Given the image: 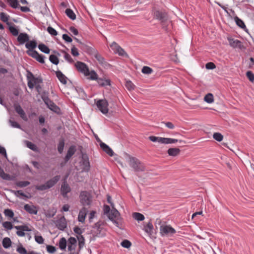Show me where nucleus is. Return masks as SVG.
<instances>
[{"mask_svg": "<svg viewBox=\"0 0 254 254\" xmlns=\"http://www.w3.org/2000/svg\"><path fill=\"white\" fill-rule=\"evenodd\" d=\"M9 123L12 127L21 128V126L16 122L9 120Z\"/></svg>", "mask_w": 254, "mask_h": 254, "instance_id": "nucleus-55", "label": "nucleus"}, {"mask_svg": "<svg viewBox=\"0 0 254 254\" xmlns=\"http://www.w3.org/2000/svg\"><path fill=\"white\" fill-rule=\"evenodd\" d=\"M120 216V213L119 211L113 208L110 213L108 215V217L110 220H111L116 226H118L119 224L117 220Z\"/></svg>", "mask_w": 254, "mask_h": 254, "instance_id": "nucleus-7", "label": "nucleus"}, {"mask_svg": "<svg viewBox=\"0 0 254 254\" xmlns=\"http://www.w3.org/2000/svg\"><path fill=\"white\" fill-rule=\"evenodd\" d=\"M16 251L20 254H27L26 250L21 245L18 246Z\"/></svg>", "mask_w": 254, "mask_h": 254, "instance_id": "nucleus-43", "label": "nucleus"}, {"mask_svg": "<svg viewBox=\"0 0 254 254\" xmlns=\"http://www.w3.org/2000/svg\"><path fill=\"white\" fill-rule=\"evenodd\" d=\"M29 40L28 35L26 33H20L17 37V41L20 45L24 44L25 42H28Z\"/></svg>", "mask_w": 254, "mask_h": 254, "instance_id": "nucleus-13", "label": "nucleus"}, {"mask_svg": "<svg viewBox=\"0 0 254 254\" xmlns=\"http://www.w3.org/2000/svg\"><path fill=\"white\" fill-rule=\"evenodd\" d=\"M64 59L67 61L68 63H72L73 62V59H72L71 57L70 56V55L66 53V52H64Z\"/></svg>", "mask_w": 254, "mask_h": 254, "instance_id": "nucleus-57", "label": "nucleus"}, {"mask_svg": "<svg viewBox=\"0 0 254 254\" xmlns=\"http://www.w3.org/2000/svg\"><path fill=\"white\" fill-rule=\"evenodd\" d=\"M149 139L150 141L153 142H158L159 143H163V137H158L155 136H150Z\"/></svg>", "mask_w": 254, "mask_h": 254, "instance_id": "nucleus-32", "label": "nucleus"}, {"mask_svg": "<svg viewBox=\"0 0 254 254\" xmlns=\"http://www.w3.org/2000/svg\"><path fill=\"white\" fill-rule=\"evenodd\" d=\"M0 19L4 22H7L9 19V16L4 12H1L0 13Z\"/></svg>", "mask_w": 254, "mask_h": 254, "instance_id": "nucleus-51", "label": "nucleus"}, {"mask_svg": "<svg viewBox=\"0 0 254 254\" xmlns=\"http://www.w3.org/2000/svg\"><path fill=\"white\" fill-rule=\"evenodd\" d=\"M0 177L5 180L10 181L12 180V177L8 174L5 173L1 168H0Z\"/></svg>", "mask_w": 254, "mask_h": 254, "instance_id": "nucleus-24", "label": "nucleus"}, {"mask_svg": "<svg viewBox=\"0 0 254 254\" xmlns=\"http://www.w3.org/2000/svg\"><path fill=\"white\" fill-rule=\"evenodd\" d=\"M88 73V74L87 75V76H90V77L89 78L90 79L92 80H97V79H98V75L94 70H92L91 71L89 70Z\"/></svg>", "mask_w": 254, "mask_h": 254, "instance_id": "nucleus-34", "label": "nucleus"}, {"mask_svg": "<svg viewBox=\"0 0 254 254\" xmlns=\"http://www.w3.org/2000/svg\"><path fill=\"white\" fill-rule=\"evenodd\" d=\"M60 176H56L52 179L47 181L44 184L36 185L35 186V189L37 190L40 191H43L50 189L55 186V185L60 180Z\"/></svg>", "mask_w": 254, "mask_h": 254, "instance_id": "nucleus-2", "label": "nucleus"}, {"mask_svg": "<svg viewBox=\"0 0 254 254\" xmlns=\"http://www.w3.org/2000/svg\"><path fill=\"white\" fill-rule=\"evenodd\" d=\"M204 100L207 103H212L214 101L213 95L211 93H208L205 96Z\"/></svg>", "mask_w": 254, "mask_h": 254, "instance_id": "nucleus-35", "label": "nucleus"}, {"mask_svg": "<svg viewBox=\"0 0 254 254\" xmlns=\"http://www.w3.org/2000/svg\"><path fill=\"white\" fill-rule=\"evenodd\" d=\"M56 76L61 83L65 84L67 83L66 77L60 70L56 72Z\"/></svg>", "mask_w": 254, "mask_h": 254, "instance_id": "nucleus-21", "label": "nucleus"}, {"mask_svg": "<svg viewBox=\"0 0 254 254\" xmlns=\"http://www.w3.org/2000/svg\"><path fill=\"white\" fill-rule=\"evenodd\" d=\"M75 66L79 72L84 74L85 76H87L89 68L85 63L81 62H77L75 64Z\"/></svg>", "mask_w": 254, "mask_h": 254, "instance_id": "nucleus-6", "label": "nucleus"}, {"mask_svg": "<svg viewBox=\"0 0 254 254\" xmlns=\"http://www.w3.org/2000/svg\"><path fill=\"white\" fill-rule=\"evenodd\" d=\"M98 110L103 114H106L108 112V103L106 100H99L96 102Z\"/></svg>", "mask_w": 254, "mask_h": 254, "instance_id": "nucleus-5", "label": "nucleus"}, {"mask_svg": "<svg viewBox=\"0 0 254 254\" xmlns=\"http://www.w3.org/2000/svg\"><path fill=\"white\" fill-rule=\"evenodd\" d=\"M46 248L47 252L51 254L54 253L56 251V248L53 246L47 245Z\"/></svg>", "mask_w": 254, "mask_h": 254, "instance_id": "nucleus-61", "label": "nucleus"}, {"mask_svg": "<svg viewBox=\"0 0 254 254\" xmlns=\"http://www.w3.org/2000/svg\"><path fill=\"white\" fill-rule=\"evenodd\" d=\"M94 57L101 64H103L104 62H105L104 58L102 57L96 51H95Z\"/></svg>", "mask_w": 254, "mask_h": 254, "instance_id": "nucleus-37", "label": "nucleus"}, {"mask_svg": "<svg viewBox=\"0 0 254 254\" xmlns=\"http://www.w3.org/2000/svg\"><path fill=\"white\" fill-rule=\"evenodd\" d=\"M24 208L27 212L31 214H37L38 210L36 207L34 205H30L26 204L24 206Z\"/></svg>", "mask_w": 254, "mask_h": 254, "instance_id": "nucleus-17", "label": "nucleus"}, {"mask_svg": "<svg viewBox=\"0 0 254 254\" xmlns=\"http://www.w3.org/2000/svg\"><path fill=\"white\" fill-rule=\"evenodd\" d=\"M70 188L68 185L64 182L61 187V191L63 196L65 197L66 196L67 193L70 191Z\"/></svg>", "mask_w": 254, "mask_h": 254, "instance_id": "nucleus-16", "label": "nucleus"}, {"mask_svg": "<svg viewBox=\"0 0 254 254\" xmlns=\"http://www.w3.org/2000/svg\"><path fill=\"white\" fill-rule=\"evenodd\" d=\"M127 160L129 165L134 171L140 172L144 171V167L138 159L131 157L129 155H127Z\"/></svg>", "mask_w": 254, "mask_h": 254, "instance_id": "nucleus-1", "label": "nucleus"}, {"mask_svg": "<svg viewBox=\"0 0 254 254\" xmlns=\"http://www.w3.org/2000/svg\"><path fill=\"white\" fill-rule=\"evenodd\" d=\"M71 53L73 56H78L79 55L78 49L74 46L71 48Z\"/></svg>", "mask_w": 254, "mask_h": 254, "instance_id": "nucleus-63", "label": "nucleus"}, {"mask_svg": "<svg viewBox=\"0 0 254 254\" xmlns=\"http://www.w3.org/2000/svg\"><path fill=\"white\" fill-rule=\"evenodd\" d=\"M213 137L217 141H221L223 139V136L220 133L215 132L213 135Z\"/></svg>", "mask_w": 254, "mask_h": 254, "instance_id": "nucleus-45", "label": "nucleus"}, {"mask_svg": "<svg viewBox=\"0 0 254 254\" xmlns=\"http://www.w3.org/2000/svg\"><path fill=\"white\" fill-rule=\"evenodd\" d=\"M9 5L14 8L18 7V3L17 0H8Z\"/></svg>", "mask_w": 254, "mask_h": 254, "instance_id": "nucleus-48", "label": "nucleus"}, {"mask_svg": "<svg viewBox=\"0 0 254 254\" xmlns=\"http://www.w3.org/2000/svg\"><path fill=\"white\" fill-rule=\"evenodd\" d=\"M235 22L237 24V25L239 26L240 27L242 28H246V25L244 23V22L240 18H239L238 17H235Z\"/></svg>", "mask_w": 254, "mask_h": 254, "instance_id": "nucleus-39", "label": "nucleus"}, {"mask_svg": "<svg viewBox=\"0 0 254 254\" xmlns=\"http://www.w3.org/2000/svg\"><path fill=\"white\" fill-rule=\"evenodd\" d=\"M178 141H179L180 142H181L182 141L179 140L177 139H174V138L163 137L162 144H172V143H175L177 142Z\"/></svg>", "mask_w": 254, "mask_h": 254, "instance_id": "nucleus-27", "label": "nucleus"}, {"mask_svg": "<svg viewBox=\"0 0 254 254\" xmlns=\"http://www.w3.org/2000/svg\"><path fill=\"white\" fill-rule=\"evenodd\" d=\"M121 245L124 248H129L131 246V244L129 241L125 240L122 242Z\"/></svg>", "mask_w": 254, "mask_h": 254, "instance_id": "nucleus-50", "label": "nucleus"}, {"mask_svg": "<svg viewBox=\"0 0 254 254\" xmlns=\"http://www.w3.org/2000/svg\"><path fill=\"white\" fill-rule=\"evenodd\" d=\"M132 217L138 221H143L145 217L144 215L139 212H134L132 214Z\"/></svg>", "mask_w": 254, "mask_h": 254, "instance_id": "nucleus-30", "label": "nucleus"}, {"mask_svg": "<svg viewBox=\"0 0 254 254\" xmlns=\"http://www.w3.org/2000/svg\"><path fill=\"white\" fill-rule=\"evenodd\" d=\"M9 30L13 36L18 35V30L14 26H11L9 27Z\"/></svg>", "mask_w": 254, "mask_h": 254, "instance_id": "nucleus-47", "label": "nucleus"}, {"mask_svg": "<svg viewBox=\"0 0 254 254\" xmlns=\"http://www.w3.org/2000/svg\"><path fill=\"white\" fill-rule=\"evenodd\" d=\"M126 87L128 90H131L134 89V85L130 81H127L126 82Z\"/></svg>", "mask_w": 254, "mask_h": 254, "instance_id": "nucleus-60", "label": "nucleus"}, {"mask_svg": "<svg viewBox=\"0 0 254 254\" xmlns=\"http://www.w3.org/2000/svg\"><path fill=\"white\" fill-rule=\"evenodd\" d=\"M30 184V183L28 181H19L16 183V185L19 188H24L28 186Z\"/></svg>", "mask_w": 254, "mask_h": 254, "instance_id": "nucleus-42", "label": "nucleus"}, {"mask_svg": "<svg viewBox=\"0 0 254 254\" xmlns=\"http://www.w3.org/2000/svg\"><path fill=\"white\" fill-rule=\"evenodd\" d=\"M4 214L5 216L12 218L14 216L13 211L10 209H6L4 211Z\"/></svg>", "mask_w": 254, "mask_h": 254, "instance_id": "nucleus-41", "label": "nucleus"}, {"mask_svg": "<svg viewBox=\"0 0 254 254\" xmlns=\"http://www.w3.org/2000/svg\"><path fill=\"white\" fill-rule=\"evenodd\" d=\"M39 49L45 54H49L50 52V49L44 44H40L38 45Z\"/></svg>", "mask_w": 254, "mask_h": 254, "instance_id": "nucleus-31", "label": "nucleus"}, {"mask_svg": "<svg viewBox=\"0 0 254 254\" xmlns=\"http://www.w3.org/2000/svg\"><path fill=\"white\" fill-rule=\"evenodd\" d=\"M77 238L79 241V245L80 247H81L84 244V238L80 235L77 236Z\"/></svg>", "mask_w": 254, "mask_h": 254, "instance_id": "nucleus-58", "label": "nucleus"}, {"mask_svg": "<svg viewBox=\"0 0 254 254\" xmlns=\"http://www.w3.org/2000/svg\"><path fill=\"white\" fill-rule=\"evenodd\" d=\"M100 147L110 156H113L114 155V153L113 150L105 143L101 142L100 143Z\"/></svg>", "mask_w": 254, "mask_h": 254, "instance_id": "nucleus-18", "label": "nucleus"}, {"mask_svg": "<svg viewBox=\"0 0 254 254\" xmlns=\"http://www.w3.org/2000/svg\"><path fill=\"white\" fill-rule=\"evenodd\" d=\"M76 151V147L74 145H71L68 148L66 155L64 158L65 162H67Z\"/></svg>", "mask_w": 254, "mask_h": 254, "instance_id": "nucleus-15", "label": "nucleus"}, {"mask_svg": "<svg viewBox=\"0 0 254 254\" xmlns=\"http://www.w3.org/2000/svg\"><path fill=\"white\" fill-rule=\"evenodd\" d=\"M246 75L250 81L251 82L254 81V74L251 71H248L246 73Z\"/></svg>", "mask_w": 254, "mask_h": 254, "instance_id": "nucleus-59", "label": "nucleus"}, {"mask_svg": "<svg viewBox=\"0 0 254 254\" xmlns=\"http://www.w3.org/2000/svg\"><path fill=\"white\" fill-rule=\"evenodd\" d=\"M2 246L5 249H8L11 246V241L10 238L5 237L2 240Z\"/></svg>", "mask_w": 254, "mask_h": 254, "instance_id": "nucleus-28", "label": "nucleus"}, {"mask_svg": "<svg viewBox=\"0 0 254 254\" xmlns=\"http://www.w3.org/2000/svg\"><path fill=\"white\" fill-rule=\"evenodd\" d=\"M87 212L88 209L85 207H83L80 210L78 216V220L79 222L81 223L84 222Z\"/></svg>", "mask_w": 254, "mask_h": 254, "instance_id": "nucleus-14", "label": "nucleus"}, {"mask_svg": "<svg viewBox=\"0 0 254 254\" xmlns=\"http://www.w3.org/2000/svg\"><path fill=\"white\" fill-rule=\"evenodd\" d=\"M2 225L4 228L7 229V230H11L13 227L11 223L8 221L3 222Z\"/></svg>", "mask_w": 254, "mask_h": 254, "instance_id": "nucleus-54", "label": "nucleus"}, {"mask_svg": "<svg viewBox=\"0 0 254 254\" xmlns=\"http://www.w3.org/2000/svg\"><path fill=\"white\" fill-rule=\"evenodd\" d=\"M35 241L39 244H43L44 241V239L41 236H35Z\"/></svg>", "mask_w": 254, "mask_h": 254, "instance_id": "nucleus-62", "label": "nucleus"}, {"mask_svg": "<svg viewBox=\"0 0 254 254\" xmlns=\"http://www.w3.org/2000/svg\"><path fill=\"white\" fill-rule=\"evenodd\" d=\"M176 231L170 225H163L160 228V233L162 236H172Z\"/></svg>", "mask_w": 254, "mask_h": 254, "instance_id": "nucleus-4", "label": "nucleus"}, {"mask_svg": "<svg viewBox=\"0 0 254 254\" xmlns=\"http://www.w3.org/2000/svg\"><path fill=\"white\" fill-rule=\"evenodd\" d=\"M180 152V150L177 148H171L168 150V153L170 156H176Z\"/></svg>", "mask_w": 254, "mask_h": 254, "instance_id": "nucleus-25", "label": "nucleus"}, {"mask_svg": "<svg viewBox=\"0 0 254 254\" xmlns=\"http://www.w3.org/2000/svg\"><path fill=\"white\" fill-rule=\"evenodd\" d=\"M27 54L33 58H35L38 53L33 50H29L27 51Z\"/></svg>", "mask_w": 254, "mask_h": 254, "instance_id": "nucleus-52", "label": "nucleus"}, {"mask_svg": "<svg viewBox=\"0 0 254 254\" xmlns=\"http://www.w3.org/2000/svg\"><path fill=\"white\" fill-rule=\"evenodd\" d=\"M25 143L26 146L28 148L30 149L31 150H33L34 151H35V152H37L38 151V147L35 144L33 143L32 142H31L29 141H28V140H25Z\"/></svg>", "mask_w": 254, "mask_h": 254, "instance_id": "nucleus-26", "label": "nucleus"}, {"mask_svg": "<svg viewBox=\"0 0 254 254\" xmlns=\"http://www.w3.org/2000/svg\"><path fill=\"white\" fill-rule=\"evenodd\" d=\"M43 101L47 107L52 111L55 112H58L60 110L59 108L49 98L45 97L43 98Z\"/></svg>", "mask_w": 254, "mask_h": 254, "instance_id": "nucleus-8", "label": "nucleus"}, {"mask_svg": "<svg viewBox=\"0 0 254 254\" xmlns=\"http://www.w3.org/2000/svg\"><path fill=\"white\" fill-rule=\"evenodd\" d=\"M14 108L15 112L20 116V117L25 121H28V118L25 113L19 104H15Z\"/></svg>", "mask_w": 254, "mask_h": 254, "instance_id": "nucleus-12", "label": "nucleus"}, {"mask_svg": "<svg viewBox=\"0 0 254 254\" xmlns=\"http://www.w3.org/2000/svg\"><path fill=\"white\" fill-rule=\"evenodd\" d=\"M96 236L98 237H102L105 235V233L104 229L101 227H98L96 232Z\"/></svg>", "mask_w": 254, "mask_h": 254, "instance_id": "nucleus-40", "label": "nucleus"}, {"mask_svg": "<svg viewBox=\"0 0 254 254\" xmlns=\"http://www.w3.org/2000/svg\"><path fill=\"white\" fill-rule=\"evenodd\" d=\"M110 47L115 53L117 51L118 48L120 46L115 42H113L110 45Z\"/></svg>", "mask_w": 254, "mask_h": 254, "instance_id": "nucleus-64", "label": "nucleus"}, {"mask_svg": "<svg viewBox=\"0 0 254 254\" xmlns=\"http://www.w3.org/2000/svg\"><path fill=\"white\" fill-rule=\"evenodd\" d=\"M15 228L17 230L16 234L19 237H23L25 235L24 232L30 231V229L26 225H21L15 226Z\"/></svg>", "mask_w": 254, "mask_h": 254, "instance_id": "nucleus-9", "label": "nucleus"}, {"mask_svg": "<svg viewBox=\"0 0 254 254\" xmlns=\"http://www.w3.org/2000/svg\"><path fill=\"white\" fill-rule=\"evenodd\" d=\"M25 47L28 50H33L37 47V43L35 40L30 41L26 43Z\"/></svg>", "mask_w": 254, "mask_h": 254, "instance_id": "nucleus-29", "label": "nucleus"}, {"mask_svg": "<svg viewBox=\"0 0 254 254\" xmlns=\"http://www.w3.org/2000/svg\"><path fill=\"white\" fill-rule=\"evenodd\" d=\"M49 60L52 64L56 65H57L59 63V61L58 57L54 55H51L50 56Z\"/></svg>", "mask_w": 254, "mask_h": 254, "instance_id": "nucleus-38", "label": "nucleus"}, {"mask_svg": "<svg viewBox=\"0 0 254 254\" xmlns=\"http://www.w3.org/2000/svg\"><path fill=\"white\" fill-rule=\"evenodd\" d=\"M82 163L84 166L83 169V171L88 172L90 169V163L87 156L84 155L82 156Z\"/></svg>", "mask_w": 254, "mask_h": 254, "instance_id": "nucleus-20", "label": "nucleus"}, {"mask_svg": "<svg viewBox=\"0 0 254 254\" xmlns=\"http://www.w3.org/2000/svg\"><path fill=\"white\" fill-rule=\"evenodd\" d=\"M64 146V142L63 140L60 141L58 144V150L60 153H62L63 151Z\"/></svg>", "mask_w": 254, "mask_h": 254, "instance_id": "nucleus-49", "label": "nucleus"}, {"mask_svg": "<svg viewBox=\"0 0 254 254\" xmlns=\"http://www.w3.org/2000/svg\"><path fill=\"white\" fill-rule=\"evenodd\" d=\"M141 71L143 73L149 74L153 72V70L149 66H144L142 67Z\"/></svg>", "mask_w": 254, "mask_h": 254, "instance_id": "nucleus-44", "label": "nucleus"}, {"mask_svg": "<svg viewBox=\"0 0 254 254\" xmlns=\"http://www.w3.org/2000/svg\"><path fill=\"white\" fill-rule=\"evenodd\" d=\"M153 226L152 224L149 222L144 227L143 230L149 235H151L153 233Z\"/></svg>", "mask_w": 254, "mask_h": 254, "instance_id": "nucleus-23", "label": "nucleus"}, {"mask_svg": "<svg viewBox=\"0 0 254 254\" xmlns=\"http://www.w3.org/2000/svg\"><path fill=\"white\" fill-rule=\"evenodd\" d=\"M44 58L45 56L42 55H40L39 53L36 56V58H35L38 62L41 64L44 63Z\"/></svg>", "mask_w": 254, "mask_h": 254, "instance_id": "nucleus-53", "label": "nucleus"}, {"mask_svg": "<svg viewBox=\"0 0 254 254\" xmlns=\"http://www.w3.org/2000/svg\"><path fill=\"white\" fill-rule=\"evenodd\" d=\"M56 227L60 230L64 231L67 227L66 219L64 216L58 219L56 223Z\"/></svg>", "mask_w": 254, "mask_h": 254, "instance_id": "nucleus-10", "label": "nucleus"}, {"mask_svg": "<svg viewBox=\"0 0 254 254\" xmlns=\"http://www.w3.org/2000/svg\"><path fill=\"white\" fill-rule=\"evenodd\" d=\"M65 13L66 15L71 20H74L76 18V15L73 11L69 8L65 10Z\"/></svg>", "mask_w": 254, "mask_h": 254, "instance_id": "nucleus-33", "label": "nucleus"}, {"mask_svg": "<svg viewBox=\"0 0 254 254\" xmlns=\"http://www.w3.org/2000/svg\"><path fill=\"white\" fill-rule=\"evenodd\" d=\"M66 247V240L64 238H62L60 239L59 242V247L62 250H64Z\"/></svg>", "mask_w": 254, "mask_h": 254, "instance_id": "nucleus-36", "label": "nucleus"}, {"mask_svg": "<svg viewBox=\"0 0 254 254\" xmlns=\"http://www.w3.org/2000/svg\"><path fill=\"white\" fill-rule=\"evenodd\" d=\"M47 31L52 36H56L58 34L57 31L51 26L48 27Z\"/></svg>", "mask_w": 254, "mask_h": 254, "instance_id": "nucleus-56", "label": "nucleus"}, {"mask_svg": "<svg viewBox=\"0 0 254 254\" xmlns=\"http://www.w3.org/2000/svg\"><path fill=\"white\" fill-rule=\"evenodd\" d=\"M97 81L99 85L103 87L110 85L111 84V81L109 79H105L102 78H98Z\"/></svg>", "mask_w": 254, "mask_h": 254, "instance_id": "nucleus-22", "label": "nucleus"}, {"mask_svg": "<svg viewBox=\"0 0 254 254\" xmlns=\"http://www.w3.org/2000/svg\"><path fill=\"white\" fill-rule=\"evenodd\" d=\"M228 41L230 45L233 48H239L240 49L242 48V45L241 44V42L238 40H235L232 38H229Z\"/></svg>", "mask_w": 254, "mask_h": 254, "instance_id": "nucleus-19", "label": "nucleus"}, {"mask_svg": "<svg viewBox=\"0 0 254 254\" xmlns=\"http://www.w3.org/2000/svg\"><path fill=\"white\" fill-rule=\"evenodd\" d=\"M154 16L162 23L167 21L168 19L167 13L164 12L156 11L154 13Z\"/></svg>", "mask_w": 254, "mask_h": 254, "instance_id": "nucleus-11", "label": "nucleus"}, {"mask_svg": "<svg viewBox=\"0 0 254 254\" xmlns=\"http://www.w3.org/2000/svg\"><path fill=\"white\" fill-rule=\"evenodd\" d=\"M116 54H119L120 56L127 57V54L124 51V50L121 48L120 46L118 48L117 51L115 53Z\"/></svg>", "mask_w": 254, "mask_h": 254, "instance_id": "nucleus-46", "label": "nucleus"}, {"mask_svg": "<svg viewBox=\"0 0 254 254\" xmlns=\"http://www.w3.org/2000/svg\"><path fill=\"white\" fill-rule=\"evenodd\" d=\"M80 201L84 205H90L92 202V197L89 192L87 191H83L80 192Z\"/></svg>", "mask_w": 254, "mask_h": 254, "instance_id": "nucleus-3", "label": "nucleus"}]
</instances>
